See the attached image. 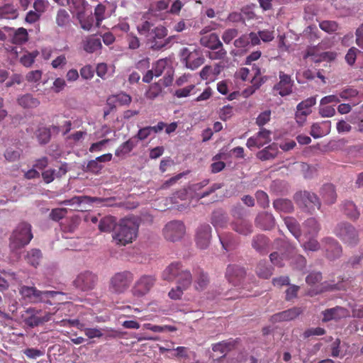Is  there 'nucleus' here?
I'll list each match as a JSON object with an SVG mask.
<instances>
[{"mask_svg": "<svg viewBox=\"0 0 363 363\" xmlns=\"http://www.w3.org/2000/svg\"><path fill=\"white\" fill-rule=\"evenodd\" d=\"M138 219L126 218L121 220L115 229L113 240L118 245H123L131 243L138 236L139 228Z\"/></svg>", "mask_w": 363, "mask_h": 363, "instance_id": "obj_1", "label": "nucleus"}, {"mask_svg": "<svg viewBox=\"0 0 363 363\" xmlns=\"http://www.w3.org/2000/svg\"><path fill=\"white\" fill-rule=\"evenodd\" d=\"M162 277L168 281H176L181 289H188L192 283V274L179 262L169 264L162 272Z\"/></svg>", "mask_w": 363, "mask_h": 363, "instance_id": "obj_2", "label": "nucleus"}, {"mask_svg": "<svg viewBox=\"0 0 363 363\" xmlns=\"http://www.w3.org/2000/svg\"><path fill=\"white\" fill-rule=\"evenodd\" d=\"M174 72L171 61L167 58L160 59L154 63L152 69L143 77V82L150 83L154 77H158L164 73V77L161 79L164 82V86H170L173 82Z\"/></svg>", "mask_w": 363, "mask_h": 363, "instance_id": "obj_3", "label": "nucleus"}, {"mask_svg": "<svg viewBox=\"0 0 363 363\" xmlns=\"http://www.w3.org/2000/svg\"><path fill=\"white\" fill-rule=\"evenodd\" d=\"M30 224L20 223L12 232L9 238V247L12 252H17L29 244L33 239Z\"/></svg>", "mask_w": 363, "mask_h": 363, "instance_id": "obj_4", "label": "nucleus"}, {"mask_svg": "<svg viewBox=\"0 0 363 363\" xmlns=\"http://www.w3.org/2000/svg\"><path fill=\"white\" fill-rule=\"evenodd\" d=\"M133 279V274L130 271L116 272L109 279L108 291L112 294H123L129 289Z\"/></svg>", "mask_w": 363, "mask_h": 363, "instance_id": "obj_5", "label": "nucleus"}, {"mask_svg": "<svg viewBox=\"0 0 363 363\" xmlns=\"http://www.w3.org/2000/svg\"><path fill=\"white\" fill-rule=\"evenodd\" d=\"M22 297L30 303H50V298L57 294L54 291H40L34 286H23L20 289Z\"/></svg>", "mask_w": 363, "mask_h": 363, "instance_id": "obj_6", "label": "nucleus"}, {"mask_svg": "<svg viewBox=\"0 0 363 363\" xmlns=\"http://www.w3.org/2000/svg\"><path fill=\"white\" fill-rule=\"evenodd\" d=\"M335 234L345 244L355 246L359 241L358 230L350 223H340L335 228Z\"/></svg>", "mask_w": 363, "mask_h": 363, "instance_id": "obj_7", "label": "nucleus"}, {"mask_svg": "<svg viewBox=\"0 0 363 363\" xmlns=\"http://www.w3.org/2000/svg\"><path fill=\"white\" fill-rule=\"evenodd\" d=\"M294 199L297 205L306 208L310 213L314 211L315 208L319 210L321 206V203L318 196L308 191L296 192L294 196Z\"/></svg>", "mask_w": 363, "mask_h": 363, "instance_id": "obj_8", "label": "nucleus"}, {"mask_svg": "<svg viewBox=\"0 0 363 363\" xmlns=\"http://www.w3.org/2000/svg\"><path fill=\"white\" fill-rule=\"evenodd\" d=\"M52 314L47 311L36 309L35 308H29L23 315V320L24 323L29 328H33L39 326L51 319Z\"/></svg>", "mask_w": 363, "mask_h": 363, "instance_id": "obj_9", "label": "nucleus"}, {"mask_svg": "<svg viewBox=\"0 0 363 363\" xmlns=\"http://www.w3.org/2000/svg\"><path fill=\"white\" fill-rule=\"evenodd\" d=\"M181 57L186 67L192 70L201 66L205 61L203 52L199 48L191 50L189 48H184L181 50Z\"/></svg>", "mask_w": 363, "mask_h": 363, "instance_id": "obj_10", "label": "nucleus"}, {"mask_svg": "<svg viewBox=\"0 0 363 363\" xmlns=\"http://www.w3.org/2000/svg\"><path fill=\"white\" fill-rule=\"evenodd\" d=\"M156 278L152 275H143L134 283L131 293L133 296L141 298L147 294L155 286Z\"/></svg>", "mask_w": 363, "mask_h": 363, "instance_id": "obj_11", "label": "nucleus"}, {"mask_svg": "<svg viewBox=\"0 0 363 363\" xmlns=\"http://www.w3.org/2000/svg\"><path fill=\"white\" fill-rule=\"evenodd\" d=\"M186 228L184 223L179 220H172L167 223L162 233L164 238L171 242L181 240L184 235Z\"/></svg>", "mask_w": 363, "mask_h": 363, "instance_id": "obj_12", "label": "nucleus"}, {"mask_svg": "<svg viewBox=\"0 0 363 363\" xmlns=\"http://www.w3.org/2000/svg\"><path fill=\"white\" fill-rule=\"evenodd\" d=\"M98 277L91 272H84L79 274L74 281L77 288L83 291L92 290L96 285Z\"/></svg>", "mask_w": 363, "mask_h": 363, "instance_id": "obj_13", "label": "nucleus"}, {"mask_svg": "<svg viewBox=\"0 0 363 363\" xmlns=\"http://www.w3.org/2000/svg\"><path fill=\"white\" fill-rule=\"evenodd\" d=\"M167 35V30L162 26H155L147 40L151 43V48L153 50H160L163 48L166 43H163V40Z\"/></svg>", "mask_w": 363, "mask_h": 363, "instance_id": "obj_14", "label": "nucleus"}, {"mask_svg": "<svg viewBox=\"0 0 363 363\" xmlns=\"http://www.w3.org/2000/svg\"><path fill=\"white\" fill-rule=\"evenodd\" d=\"M279 82L274 86V89L278 91L281 96L289 95L292 92L294 81L290 75L280 71L279 73Z\"/></svg>", "mask_w": 363, "mask_h": 363, "instance_id": "obj_15", "label": "nucleus"}, {"mask_svg": "<svg viewBox=\"0 0 363 363\" xmlns=\"http://www.w3.org/2000/svg\"><path fill=\"white\" fill-rule=\"evenodd\" d=\"M211 228L208 224L201 225L196 230V242L201 249H206L210 244Z\"/></svg>", "mask_w": 363, "mask_h": 363, "instance_id": "obj_16", "label": "nucleus"}, {"mask_svg": "<svg viewBox=\"0 0 363 363\" xmlns=\"http://www.w3.org/2000/svg\"><path fill=\"white\" fill-rule=\"evenodd\" d=\"M245 274V269L238 265L230 264L226 269L225 277L234 286L239 285L244 279Z\"/></svg>", "mask_w": 363, "mask_h": 363, "instance_id": "obj_17", "label": "nucleus"}, {"mask_svg": "<svg viewBox=\"0 0 363 363\" xmlns=\"http://www.w3.org/2000/svg\"><path fill=\"white\" fill-rule=\"evenodd\" d=\"M271 132L265 128L261 130L254 136L248 138L246 145L248 148H259L271 141Z\"/></svg>", "mask_w": 363, "mask_h": 363, "instance_id": "obj_18", "label": "nucleus"}, {"mask_svg": "<svg viewBox=\"0 0 363 363\" xmlns=\"http://www.w3.org/2000/svg\"><path fill=\"white\" fill-rule=\"evenodd\" d=\"M303 310L299 307H293L288 310L274 314L270 318V321L273 323L281 321H290L297 318L301 314Z\"/></svg>", "mask_w": 363, "mask_h": 363, "instance_id": "obj_19", "label": "nucleus"}, {"mask_svg": "<svg viewBox=\"0 0 363 363\" xmlns=\"http://www.w3.org/2000/svg\"><path fill=\"white\" fill-rule=\"evenodd\" d=\"M326 256L330 259L338 258L342 254V247L337 240L331 238L325 239Z\"/></svg>", "mask_w": 363, "mask_h": 363, "instance_id": "obj_20", "label": "nucleus"}, {"mask_svg": "<svg viewBox=\"0 0 363 363\" xmlns=\"http://www.w3.org/2000/svg\"><path fill=\"white\" fill-rule=\"evenodd\" d=\"M346 313L347 310L341 306L328 308L322 312V321L327 323L333 320H340L345 317Z\"/></svg>", "mask_w": 363, "mask_h": 363, "instance_id": "obj_21", "label": "nucleus"}, {"mask_svg": "<svg viewBox=\"0 0 363 363\" xmlns=\"http://www.w3.org/2000/svg\"><path fill=\"white\" fill-rule=\"evenodd\" d=\"M231 227L233 230L242 235H248L253 231L252 223L242 218L235 219L231 223Z\"/></svg>", "mask_w": 363, "mask_h": 363, "instance_id": "obj_22", "label": "nucleus"}, {"mask_svg": "<svg viewBox=\"0 0 363 363\" xmlns=\"http://www.w3.org/2000/svg\"><path fill=\"white\" fill-rule=\"evenodd\" d=\"M255 223L257 228L262 230H270L274 227L275 221L272 213L262 212L258 213Z\"/></svg>", "mask_w": 363, "mask_h": 363, "instance_id": "obj_23", "label": "nucleus"}, {"mask_svg": "<svg viewBox=\"0 0 363 363\" xmlns=\"http://www.w3.org/2000/svg\"><path fill=\"white\" fill-rule=\"evenodd\" d=\"M320 195L325 203L331 205L335 203L337 194L335 186L331 184H326L323 186Z\"/></svg>", "mask_w": 363, "mask_h": 363, "instance_id": "obj_24", "label": "nucleus"}, {"mask_svg": "<svg viewBox=\"0 0 363 363\" xmlns=\"http://www.w3.org/2000/svg\"><path fill=\"white\" fill-rule=\"evenodd\" d=\"M200 43L201 45L212 50H217L219 47L222 46V43L216 33H211L209 35L202 36L200 38Z\"/></svg>", "mask_w": 363, "mask_h": 363, "instance_id": "obj_25", "label": "nucleus"}, {"mask_svg": "<svg viewBox=\"0 0 363 363\" xmlns=\"http://www.w3.org/2000/svg\"><path fill=\"white\" fill-rule=\"evenodd\" d=\"M17 102L23 108H35L40 104L39 99L34 97L31 94L19 96L17 99Z\"/></svg>", "mask_w": 363, "mask_h": 363, "instance_id": "obj_26", "label": "nucleus"}, {"mask_svg": "<svg viewBox=\"0 0 363 363\" xmlns=\"http://www.w3.org/2000/svg\"><path fill=\"white\" fill-rule=\"evenodd\" d=\"M269 244V239L264 235H257L253 237L252 240V247L259 253L267 252Z\"/></svg>", "mask_w": 363, "mask_h": 363, "instance_id": "obj_27", "label": "nucleus"}, {"mask_svg": "<svg viewBox=\"0 0 363 363\" xmlns=\"http://www.w3.org/2000/svg\"><path fill=\"white\" fill-rule=\"evenodd\" d=\"M278 146L275 143H272L264 149L257 152V157L262 161L272 160L276 157L278 154Z\"/></svg>", "mask_w": 363, "mask_h": 363, "instance_id": "obj_28", "label": "nucleus"}, {"mask_svg": "<svg viewBox=\"0 0 363 363\" xmlns=\"http://www.w3.org/2000/svg\"><path fill=\"white\" fill-rule=\"evenodd\" d=\"M84 201H86L89 203H94V202L101 203L103 201V199H100V198H97V197H91V196H74L70 199H66L62 201H60L59 203L60 205L73 206L74 204L79 205Z\"/></svg>", "mask_w": 363, "mask_h": 363, "instance_id": "obj_29", "label": "nucleus"}, {"mask_svg": "<svg viewBox=\"0 0 363 363\" xmlns=\"http://www.w3.org/2000/svg\"><path fill=\"white\" fill-rule=\"evenodd\" d=\"M265 82V79L261 77V72L259 68H256V71L253 78L251 80L252 86L244 91L245 96L252 94L257 89H258L262 84Z\"/></svg>", "mask_w": 363, "mask_h": 363, "instance_id": "obj_30", "label": "nucleus"}, {"mask_svg": "<svg viewBox=\"0 0 363 363\" xmlns=\"http://www.w3.org/2000/svg\"><path fill=\"white\" fill-rule=\"evenodd\" d=\"M18 16L17 9L11 4L0 6V20L16 19Z\"/></svg>", "mask_w": 363, "mask_h": 363, "instance_id": "obj_31", "label": "nucleus"}, {"mask_svg": "<svg viewBox=\"0 0 363 363\" xmlns=\"http://www.w3.org/2000/svg\"><path fill=\"white\" fill-rule=\"evenodd\" d=\"M195 277V287L197 290L204 289L209 282L207 274L201 268H196L194 271Z\"/></svg>", "mask_w": 363, "mask_h": 363, "instance_id": "obj_32", "label": "nucleus"}, {"mask_svg": "<svg viewBox=\"0 0 363 363\" xmlns=\"http://www.w3.org/2000/svg\"><path fill=\"white\" fill-rule=\"evenodd\" d=\"M102 45L99 38L89 36L83 42L84 50L88 53H93L101 49Z\"/></svg>", "mask_w": 363, "mask_h": 363, "instance_id": "obj_33", "label": "nucleus"}, {"mask_svg": "<svg viewBox=\"0 0 363 363\" xmlns=\"http://www.w3.org/2000/svg\"><path fill=\"white\" fill-rule=\"evenodd\" d=\"M236 342L235 340L222 341L212 346L213 352H219L223 355H226L228 352H230L235 347Z\"/></svg>", "mask_w": 363, "mask_h": 363, "instance_id": "obj_34", "label": "nucleus"}, {"mask_svg": "<svg viewBox=\"0 0 363 363\" xmlns=\"http://www.w3.org/2000/svg\"><path fill=\"white\" fill-rule=\"evenodd\" d=\"M67 173V169L60 167L59 169L57 171L56 169H50L44 171L42 173V177L44 182L46 184H50L52 182L55 177H61L62 175H65Z\"/></svg>", "mask_w": 363, "mask_h": 363, "instance_id": "obj_35", "label": "nucleus"}, {"mask_svg": "<svg viewBox=\"0 0 363 363\" xmlns=\"http://www.w3.org/2000/svg\"><path fill=\"white\" fill-rule=\"evenodd\" d=\"M167 86H164V82L160 79L157 82L150 86L148 90L145 93V96L149 99H155L162 94L163 89Z\"/></svg>", "mask_w": 363, "mask_h": 363, "instance_id": "obj_36", "label": "nucleus"}, {"mask_svg": "<svg viewBox=\"0 0 363 363\" xmlns=\"http://www.w3.org/2000/svg\"><path fill=\"white\" fill-rule=\"evenodd\" d=\"M344 213L347 218L352 220H356L359 217V212L357 208L356 205L350 201H346L342 204Z\"/></svg>", "mask_w": 363, "mask_h": 363, "instance_id": "obj_37", "label": "nucleus"}, {"mask_svg": "<svg viewBox=\"0 0 363 363\" xmlns=\"http://www.w3.org/2000/svg\"><path fill=\"white\" fill-rule=\"evenodd\" d=\"M116 219L113 216H105L101 219L99 224V229L101 232L109 233L117 227Z\"/></svg>", "mask_w": 363, "mask_h": 363, "instance_id": "obj_38", "label": "nucleus"}, {"mask_svg": "<svg viewBox=\"0 0 363 363\" xmlns=\"http://www.w3.org/2000/svg\"><path fill=\"white\" fill-rule=\"evenodd\" d=\"M55 22L60 28H67L71 25V17L65 9H60L56 15Z\"/></svg>", "mask_w": 363, "mask_h": 363, "instance_id": "obj_39", "label": "nucleus"}, {"mask_svg": "<svg viewBox=\"0 0 363 363\" xmlns=\"http://www.w3.org/2000/svg\"><path fill=\"white\" fill-rule=\"evenodd\" d=\"M273 206L277 211L284 213H291L294 210L292 202L286 199H279L274 201Z\"/></svg>", "mask_w": 363, "mask_h": 363, "instance_id": "obj_40", "label": "nucleus"}, {"mask_svg": "<svg viewBox=\"0 0 363 363\" xmlns=\"http://www.w3.org/2000/svg\"><path fill=\"white\" fill-rule=\"evenodd\" d=\"M284 223L292 235L296 239L299 240L300 237L301 236V233L299 225L296 219L292 217H286L284 218Z\"/></svg>", "mask_w": 363, "mask_h": 363, "instance_id": "obj_41", "label": "nucleus"}, {"mask_svg": "<svg viewBox=\"0 0 363 363\" xmlns=\"http://www.w3.org/2000/svg\"><path fill=\"white\" fill-rule=\"evenodd\" d=\"M211 223L216 229L223 228L227 225V217L220 211H214L211 216Z\"/></svg>", "mask_w": 363, "mask_h": 363, "instance_id": "obj_42", "label": "nucleus"}, {"mask_svg": "<svg viewBox=\"0 0 363 363\" xmlns=\"http://www.w3.org/2000/svg\"><path fill=\"white\" fill-rule=\"evenodd\" d=\"M320 230L319 225L314 218L307 219L303 225V230L309 235H316Z\"/></svg>", "mask_w": 363, "mask_h": 363, "instance_id": "obj_43", "label": "nucleus"}, {"mask_svg": "<svg viewBox=\"0 0 363 363\" xmlns=\"http://www.w3.org/2000/svg\"><path fill=\"white\" fill-rule=\"evenodd\" d=\"M28 40L27 30L24 28H19L15 30L12 38V42L16 45H22Z\"/></svg>", "mask_w": 363, "mask_h": 363, "instance_id": "obj_44", "label": "nucleus"}, {"mask_svg": "<svg viewBox=\"0 0 363 363\" xmlns=\"http://www.w3.org/2000/svg\"><path fill=\"white\" fill-rule=\"evenodd\" d=\"M256 274L259 278L267 279L272 275V268L267 267L266 262L260 261L256 267Z\"/></svg>", "mask_w": 363, "mask_h": 363, "instance_id": "obj_45", "label": "nucleus"}, {"mask_svg": "<svg viewBox=\"0 0 363 363\" xmlns=\"http://www.w3.org/2000/svg\"><path fill=\"white\" fill-rule=\"evenodd\" d=\"M78 20L81 28L84 30L89 31L94 26V17L92 14H79Z\"/></svg>", "mask_w": 363, "mask_h": 363, "instance_id": "obj_46", "label": "nucleus"}, {"mask_svg": "<svg viewBox=\"0 0 363 363\" xmlns=\"http://www.w3.org/2000/svg\"><path fill=\"white\" fill-rule=\"evenodd\" d=\"M196 94V89L194 84H190L184 88L178 89L174 91V96L181 99L186 98Z\"/></svg>", "mask_w": 363, "mask_h": 363, "instance_id": "obj_47", "label": "nucleus"}, {"mask_svg": "<svg viewBox=\"0 0 363 363\" xmlns=\"http://www.w3.org/2000/svg\"><path fill=\"white\" fill-rule=\"evenodd\" d=\"M41 257V251L38 249H33L28 252L26 260L30 265L36 267L39 264Z\"/></svg>", "mask_w": 363, "mask_h": 363, "instance_id": "obj_48", "label": "nucleus"}, {"mask_svg": "<svg viewBox=\"0 0 363 363\" xmlns=\"http://www.w3.org/2000/svg\"><path fill=\"white\" fill-rule=\"evenodd\" d=\"M218 236L223 250L225 251H230L235 248L236 244L235 240L233 239L232 234L219 235Z\"/></svg>", "mask_w": 363, "mask_h": 363, "instance_id": "obj_49", "label": "nucleus"}, {"mask_svg": "<svg viewBox=\"0 0 363 363\" xmlns=\"http://www.w3.org/2000/svg\"><path fill=\"white\" fill-rule=\"evenodd\" d=\"M36 137L40 144L45 145L48 143L51 138L50 128L46 127L39 128L36 133Z\"/></svg>", "mask_w": 363, "mask_h": 363, "instance_id": "obj_50", "label": "nucleus"}, {"mask_svg": "<svg viewBox=\"0 0 363 363\" xmlns=\"http://www.w3.org/2000/svg\"><path fill=\"white\" fill-rule=\"evenodd\" d=\"M135 145L136 142H135L133 138H130L118 147L115 152V155L116 156H121V155L127 154L130 152Z\"/></svg>", "mask_w": 363, "mask_h": 363, "instance_id": "obj_51", "label": "nucleus"}, {"mask_svg": "<svg viewBox=\"0 0 363 363\" xmlns=\"http://www.w3.org/2000/svg\"><path fill=\"white\" fill-rule=\"evenodd\" d=\"M22 150L21 149H13L11 147L7 148L4 152L5 159L9 162H13L18 160L21 155Z\"/></svg>", "mask_w": 363, "mask_h": 363, "instance_id": "obj_52", "label": "nucleus"}, {"mask_svg": "<svg viewBox=\"0 0 363 363\" xmlns=\"http://www.w3.org/2000/svg\"><path fill=\"white\" fill-rule=\"evenodd\" d=\"M320 52H319V48L316 46L308 47L303 55V58L306 59L308 57L311 58V60L315 63L320 62Z\"/></svg>", "mask_w": 363, "mask_h": 363, "instance_id": "obj_53", "label": "nucleus"}, {"mask_svg": "<svg viewBox=\"0 0 363 363\" xmlns=\"http://www.w3.org/2000/svg\"><path fill=\"white\" fill-rule=\"evenodd\" d=\"M103 169V165L99 164L95 159L88 162L84 170L86 172H90L94 174H99Z\"/></svg>", "mask_w": 363, "mask_h": 363, "instance_id": "obj_54", "label": "nucleus"}, {"mask_svg": "<svg viewBox=\"0 0 363 363\" xmlns=\"http://www.w3.org/2000/svg\"><path fill=\"white\" fill-rule=\"evenodd\" d=\"M255 198L257 203L262 208H266L269 206V199L267 194L264 191L259 190L255 194Z\"/></svg>", "mask_w": 363, "mask_h": 363, "instance_id": "obj_55", "label": "nucleus"}, {"mask_svg": "<svg viewBox=\"0 0 363 363\" xmlns=\"http://www.w3.org/2000/svg\"><path fill=\"white\" fill-rule=\"evenodd\" d=\"M106 11V6L102 4H99L94 9V16L96 18V26L99 27L102 21L105 18L104 13Z\"/></svg>", "mask_w": 363, "mask_h": 363, "instance_id": "obj_56", "label": "nucleus"}, {"mask_svg": "<svg viewBox=\"0 0 363 363\" xmlns=\"http://www.w3.org/2000/svg\"><path fill=\"white\" fill-rule=\"evenodd\" d=\"M154 27L155 26L153 23L148 21H145L142 24L138 26V31L140 35H145L147 39Z\"/></svg>", "mask_w": 363, "mask_h": 363, "instance_id": "obj_57", "label": "nucleus"}, {"mask_svg": "<svg viewBox=\"0 0 363 363\" xmlns=\"http://www.w3.org/2000/svg\"><path fill=\"white\" fill-rule=\"evenodd\" d=\"M321 30L331 33L335 32L338 28V24L333 21H323L319 23Z\"/></svg>", "mask_w": 363, "mask_h": 363, "instance_id": "obj_58", "label": "nucleus"}, {"mask_svg": "<svg viewBox=\"0 0 363 363\" xmlns=\"http://www.w3.org/2000/svg\"><path fill=\"white\" fill-rule=\"evenodd\" d=\"M316 103V99L315 97H309L307 99L300 102L297 105V110H303L308 111V114L311 113V108L314 106Z\"/></svg>", "mask_w": 363, "mask_h": 363, "instance_id": "obj_59", "label": "nucleus"}, {"mask_svg": "<svg viewBox=\"0 0 363 363\" xmlns=\"http://www.w3.org/2000/svg\"><path fill=\"white\" fill-rule=\"evenodd\" d=\"M67 213V208H57L52 209L50 213L49 217L54 221H59L62 219Z\"/></svg>", "mask_w": 363, "mask_h": 363, "instance_id": "obj_60", "label": "nucleus"}, {"mask_svg": "<svg viewBox=\"0 0 363 363\" xmlns=\"http://www.w3.org/2000/svg\"><path fill=\"white\" fill-rule=\"evenodd\" d=\"M38 52H28L23 55L21 59V63L27 67H30L35 62V58L37 57Z\"/></svg>", "mask_w": 363, "mask_h": 363, "instance_id": "obj_61", "label": "nucleus"}, {"mask_svg": "<svg viewBox=\"0 0 363 363\" xmlns=\"http://www.w3.org/2000/svg\"><path fill=\"white\" fill-rule=\"evenodd\" d=\"M238 34V30L236 28H228L223 32L222 39L225 43L229 44Z\"/></svg>", "mask_w": 363, "mask_h": 363, "instance_id": "obj_62", "label": "nucleus"}, {"mask_svg": "<svg viewBox=\"0 0 363 363\" xmlns=\"http://www.w3.org/2000/svg\"><path fill=\"white\" fill-rule=\"evenodd\" d=\"M359 52L360 51L354 47H352L348 50L345 58L349 65L352 66L355 63L357 55Z\"/></svg>", "mask_w": 363, "mask_h": 363, "instance_id": "obj_63", "label": "nucleus"}, {"mask_svg": "<svg viewBox=\"0 0 363 363\" xmlns=\"http://www.w3.org/2000/svg\"><path fill=\"white\" fill-rule=\"evenodd\" d=\"M227 55L226 50L223 46L219 47L217 50H212L208 54V57L211 60H223Z\"/></svg>", "mask_w": 363, "mask_h": 363, "instance_id": "obj_64", "label": "nucleus"}]
</instances>
